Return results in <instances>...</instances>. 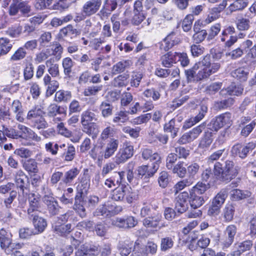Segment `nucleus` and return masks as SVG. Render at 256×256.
<instances>
[{
	"mask_svg": "<svg viewBox=\"0 0 256 256\" xmlns=\"http://www.w3.org/2000/svg\"><path fill=\"white\" fill-rule=\"evenodd\" d=\"M174 242L170 237H165L161 239L160 249L165 252L174 246Z\"/></svg>",
	"mask_w": 256,
	"mask_h": 256,
	"instance_id": "nucleus-56",
	"label": "nucleus"
},
{
	"mask_svg": "<svg viewBox=\"0 0 256 256\" xmlns=\"http://www.w3.org/2000/svg\"><path fill=\"white\" fill-rule=\"evenodd\" d=\"M22 166L28 172L37 173L38 171V163L34 159L29 158L22 162Z\"/></svg>",
	"mask_w": 256,
	"mask_h": 256,
	"instance_id": "nucleus-31",
	"label": "nucleus"
},
{
	"mask_svg": "<svg viewBox=\"0 0 256 256\" xmlns=\"http://www.w3.org/2000/svg\"><path fill=\"white\" fill-rule=\"evenodd\" d=\"M80 34V32L72 24H68L67 26L61 28L58 35L60 37L70 36L74 37Z\"/></svg>",
	"mask_w": 256,
	"mask_h": 256,
	"instance_id": "nucleus-28",
	"label": "nucleus"
},
{
	"mask_svg": "<svg viewBox=\"0 0 256 256\" xmlns=\"http://www.w3.org/2000/svg\"><path fill=\"white\" fill-rule=\"evenodd\" d=\"M236 27L239 30H247L250 27V21L246 18L238 19L236 21Z\"/></svg>",
	"mask_w": 256,
	"mask_h": 256,
	"instance_id": "nucleus-61",
	"label": "nucleus"
},
{
	"mask_svg": "<svg viewBox=\"0 0 256 256\" xmlns=\"http://www.w3.org/2000/svg\"><path fill=\"white\" fill-rule=\"evenodd\" d=\"M102 4V0H90L83 6L82 12L86 16H90L96 14Z\"/></svg>",
	"mask_w": 256,
	"mask_h": 256,
	"instance_id": "nucleus-16",
	"label": "nucleus"
},
{
	"mask_svg": "<svg viewBox=\"0 0 256 256\" xmlns=\"http://www.w3.org/2000/svg\"><path fill=\"white\" fill-rule=\"evenodd\" d=\"M54 230L57 234L61 236L64 235L71 232L72 224H66L56 225L54 227Z\"/></svg>",
	"mask_w": 256,
	"mask_h": 256,
	"instance_id": "nucleus-60",
	"label": "nucleus"
},
{
	"mask_svg": "<svg viewBox=\"0 0 256 256\" xmlns=\"http://www.w3.org/2000/svg\"><path fill=\"white\" fill-rule=\"evenodd\" d=\"M14 180L17 187L22 193L28 188L30 186L28 178L22 170H19L16 172Z\"/></svg>",
	"mask_w": 256,
	"mask_h": 256,
	"instance_id": "nucleus-17",
	"label": "nucleus"
},
{
	"mask_svg": "<svg viewBox=\"0 0 256 256\" xmlns=\"http://www.w3.org/2000/svg\"><path fill=\"white\" fill-rule=\"evenodd\" d=\"M213 132L212 130L205 132L198 146L202 148H208L213 142Z\"/></svg>",
	"mask_w": 256,
	"mask_h": 256,
	"instance_id": "nucleus-29",
	"label": "nucleus"
},
{
	"mask_svg": "<svg viewBox=\"0 0 256 256\" xmlns=\"http://www.w3.org/2000/svg\"><path fill=\"white\" fill-rule=\"evenodd\" d=\"M12 44L6 38H0V56L7 54L12 49Z\"/></svg>",
	"mask_w": 256,
	"mask_h": 256,
	"instance_id": "nucleus-34",
	"label": "nucleus"
},
{
	"mask_svg": "<svg viewBox=\"0 0 256 256\" xmlns=\"http://www.w3.org/2000/svg\"><path fill=\"white\" fill-rule=\"evenodd\" d=\"M30 124L32 128L38 130L45 128L48 125L43 116L32 121Z\"/></svg>",
	"mask_w": 256,
	"mask_h": 256,
	"instance_id": "nucleus-55",
	"label": "nucleus"
},
{
	"mask_svg": "<svg viewBox=\"0 0 256 256\" xmlns=\"http://www.w3.org/2000/svg\"><path fill=\"white\" fill-rule=\"evenodd\" d=\"M103 86L102 84L98 86H91L87 87L84 90L83 94L85 96H95L102 90Z\"/></svg>",
	"mask_w": 256,
	"mask_h": 256,
	"instance_id": "nucleus-53",
	"label": "nucleus"
},
{
	"mask_svg": "<svg viewBox=\"0 0 256 256\" xmlns=\"http://www.w3.org/2000/svg\"><path fill=\"white\" fill-rule=\"evenodd\" d=\"M198 69H199L198 64H196L192 68L185 70L184 73L186 78V80L188 82L196 80V70H197Z\"/></svg>",
	"mask_w": 256,
	"mask_h": 256,
	"instance_id": "nucleus-52",
	"label": "nucleus"
},
{
	"mask_svg": "<svg viewBox=\"0 0 256 256\" xmlns=\"http://www.w3.org/2000/svg\"><path fill=\"white\" fill-rule=\"evenodd\" d=\"M248 4V0H236L230 5L228 9L231 12L241 10L246 7Z\"/></svg>",
	"mask_w": 256,
	"mask_h": 256,
	"instance_id": "nucleus-45",
	"label": "nucleus"
},
{
	"mask_svg": "<svg viewBox=\"0 0 256 256\" xmlns=\"http://www.w3.org/2000/svg\"><path fill=\"white\" fill-rule=\"evenodd\" d=\"M130 66L129 60H122L118 62L112 67V73L114 75L121 74Z\"/></svg>",
	"mask_w": 256,
	"mask_h": 256,
	"instance_id": "nucleus-39",
	"label": "nucleus"
},
{
	"mask_svg": "<svg viewBox=\"0 0 256 256\" xmlns=\"http://www.w3.org/2000/svg\"><path fill=\"white\" fill-rule=\"evenodd\" d=\"M208 182H198L197 184L192 187L190 191L200 195H206L205 192L210 188Z\"/></svg>",
	"mask_w": 256,
	"mask_h": 256,
	"instance_id": "nucleus-42",
	"label": "nucleus"
},
{
	"mask_svg": "<svg viewBox=\"0 0 256 256\" xmlns=\"http://www.w3.org/2000/svg\"><path fill=\"white\" fill-rule=\"evenodd\" d=\"M44 114V112L40 106H34L28 112L26 118L30 122L39 117L42 116Z\"/></svg>",
	"mask_w": 256,
	"mask_h": 256,
	"instance_id": "nucleus-41",
	"label": "nucleus"
},
{
	"mask_svg": "<svg viewBox=\"0 0 256 256\" xmlns=\"http://www.w3.org/2000/svg\"><path fill=\"white\" fill-rule=\"evenodd\" d=\"M231 74L234 78L243 82L247 80L249 74V70L244 68H240L232 71Z\"/></svg>",
	"mask_w": 256,
	"mask_h": 256,
	"instance_id": "nucleus-30",
	"label": "nucleus"
},
{
	"mask_svg": "<svg viewBox=\"0 0 256 256\" xmlns=\"http://www.w3.org/2000/svg\"><path fill=\"white\" fill-rule=\"evenodd\" d=\"M26 52L23 47L19 48L10 58V61H18L24 58Z\"/></svg>",
	"mask_w": 256,
	"mask_h": 256,
	"instance_id": "nucleus-63",
	"label": "nucleus"
},
{
	"mask_svg": "<svg viewBox=\"0 0 256 256\" xmlns=\"http://www.w3.org/2000/svg\"><path fill=\"white\" fill-rule=\"evenodd\" d=\"M134 152L133 146L130 142H126L119 149L115 156L114 161L117 164L124 163L133 156Z\"/></svg>",
	"mask_w": 256,
	"mask_h": 256,
	"instance_id": "nucleus-6",
	"label": "nucleus"
},
{
	"mask_svg": "<svg viewBox=\"0 0 256 256\" xmlns=\"http://www.w3.org/2000/svg\"><path fill=\"white\" fill-rule=\"evenodd\" d=\"M133 14L134 16L131 20V22L134 26L140 25L146 16L145 12H133Z\"/></svg>",
	"mask_w": 256,
	"mask_h": 256,
	"instance_id": "nucleus-51",
	"label": "nucleus"
},
{
	"mask_svg": "<svg viewBox=\"0 0 256 256\" xmlns=\"http://www.w3.org/2000/svg\"><path fill=\"white\" fill-rule=\"evenodd\" d=\"M164 130L166 132L171 133L172 137L174 138L177 136L179 128L175 127V120L172 118L164 125Z\"/></svg>",
	"mask_w": 256,
	"mask_h": 256,
	"instance_id": "nucleus-48",
	"label": "nucleus"
},
{
	"mask_svg": "<svg viewBox=\"0 0 256 256\" xmlns=\"http://www.w3.org/2000/svg\"><path fill=\"white\" fill-rule=\"evenodd\" d=\"M62 66L64 68V75L70 78L72 71V68L74 66V62L72 58L69 57L64 58L62 62Z\"/></svg>",
	"mask_w": 256,
	"mask_h": 256,
	"instance_id": "nucleus-50",
	"label": "nucleus"
},
{
	"mask_svg": "<svg viewBox=\"0 0 256 256\" xmlns=\"http://www.w3.org/2000/svg\"><path fill=\"white\" fill-rule=\"evenodd\" d=\"M80 171V169L78 168H72L70 169L64 174L62 182L66 185H70L79 174Z\"/></svg>",
	"mask_w": 256,
	"mask_h": 256,
	"instance_id": "nucleus-23",
	"label": "nucleus"
},
{
	"mask_svg": "<svg viewBox=\"0 0 256 256\" xmlns=\"http://www.w3.org/2000/svg\"><path fill=\"white\" fill-rule=\"evenodd\" d=\"M28 218L32 222L34 227V230L36 234L43 232L48 226L46 220L39 214Z\"/></svg>",
	"mask_w": 256,
	"mask_h": 256,
	"instance_id": "nucleus-15",
	"label": "nucleus"
},
{
	"mask_svg": "<svg viewBox=\"0 0 256 256\" xmlns=\"http://www.w3.org/2000/svg\"><path fill=\"white\" fill-rule=\"evenodd\" d=\"M28 206L27 208L28 218L38 215L41 212L40 198L34 194H30L28 198Z\"/></svg>",
	"mask_w": 256,
	"mask_h": 256,
	"instance_id": "nucleus-10",
	"label": "nucleus"
},
{
	"mask_svg": "<svg viewBox=\"0 0 256 256\" xmlns=\"http://www.w3.org/2000/svg\"><path fill=\"white\" fill-rule=\"evenodd\" d=\"M163 220L162 216L161 213L156 212H153L150 216L146 217L142 220L143 225L148 228H157L161 229L166 227V224L164 222L162 223Z\"/></svg>",
	"mask_w": 256,
	"mask_h": 256,
	"instance_id": "nucleus-9",
	"label": "nucleus"
},
{
	"mask_svg": "<svg viewBox=\"0 0 256 256\" xmlns=\"http://www.w3.org/2000/svg\"><path fill=\"white\" fill-rule=\"evenodd\" d=\"M89 154L94 160H100L103 157L104 158V146L102 144L94 145L90 152Z\"/></svg>",
	"mask_w": 256,
	"mask_h": 256,
	"instance_id": "nucleus-35",
	"label": "nucleus"
},
{
	"mask_svg": "<svg viewBox=\"0 0 256 256\" xmlns=\"http://www.w3.org/2000/svg\"><path fill=\"white\" fill-rule=\"evenodd\" d=\"M30 6L26 1L22 0H12L8 8V14L10 16H16L19 11L23 15L28 14L30 12Z\"/></svg>",
	"mask_w": 256,
	"mask_h": 256,
	"instance_id": "nucleus-8",
	"label": "nucleus"
},
{
	"mask_svg": "<svg viewBox=\"0 0 256 256\" xmlns=\"http://www.w3.org/2000/svg\"><path fill=\"white\" fill-rule=\"evenodd\" d=\"M137 242L134 243L130 240H120L118 242V249L122 256H128L133 250L134 253L138 251L136 245L137 244Z\"/></svg>",
	"mask_w": 256,
	"mask_h": 256,
	"instance_id": "nucleus-13",
	"label": "nucleus"
},
{
	"mask_svg": "<svg viewBox=\"0 0 256 256\" xmlns=\"http://www.w3.org/2000/svg\"><path fill=\"white\" fill-rule=\"evenodd\" d=\"M229 114H223L211 120L208 128L212 131H218L226 125L230 120Z\"/></svg>",
	"mask_w": 256,
	"mask_h": 256,
	"instance_id": "nucleus-14",
	"label": "nucleus"
},
{
	"mask_svg": "<svg viewBox=\"0 0 256 256\" xmlns=\"http://www.w3.org/2000/svg\"><path fill=\"white\" fill-rule=\"evenodd\" d=\"M0 246L8 255L24 256L18 250L21 248V244L19 243L12 242L10 234L4 229L0 231Z\"/></svg>",
	"mask_w": 256,
	"mask_h": 256,
	"instance_id": "nucleus-3",
	"label": "nucleus"
},
{
	"mask_svg": "<svg viewBox=\"0 0 256 256\" xmlns=\"http://www.w3.org/2000/svg\"><path fill=\"white\" fill-rule=\"evenodd\" d=\"M183 162H178L171 170L180 178H184L186 173V168L184 166Z\"/></svg>",
	"mask_w": 256,
	"mask_h": 256,
	"instance_id": "nucleus-54",
	"label": "nucleus"
},
{
	"mask_svg": "<svg viewBox=\"0 0 256 256\" xmlns=\"http://www.w3.org/2000/svg\"><path fill=\"white\" fill-rule=\"evenodd\" d=\"M189 194L186 192H183L178 194L174 200V209L178 215L186 212L188 208V199Z\"/></svg>",
	"mask_w": 256,
	"mask_h": 256,
	"instance_id": "nucleus-11",
	"label": "nucleus"
},
{
	"mask_svg": "<svg viewBox=\"0 0 256 256\" xmlns=\"http://www.w3.org/2000/svg\"><path fill=\"white\" fill-rule=\"evenodd\" d=\"M159 166L156 163L143 165L136 168V176L138 179L143 178L146 182H147L150 177L154 176Z\"/></svg>",
	"mask_w": 256,
	"mask_h": 256,
	"instance_id": "nucleus-7",
	"label": "nucleus"
},
{
	"mask_svg": "<svg viewBox=\"0 0 256 256\" xmlns=\"http://www.w3.org/2000/svg\"><path fill=\"white\" fill-rule=\"evenodd\" d=\"M226 196L227 195L226 192L220 191L213 198L212 204L220 208L222 204L224 203Z\"/></svg>",
	"mask_w": 256,
	"mask_h": 256,
	"instance_id": "nucleus-57",
	"label": "nucleus"
},
{
	"mask_svg": "<svg viewBox=\"0 0 256 256\" xmlns=\"http://www.w3.org/2000/svg\"><path fill=\"white\" fill-rule=\"evenodd\" d=\"M72 98V93L70 91L60 90L56 92L55 100L57 102H66Z\"/></svg>",
	"mask_w": 256,
	"mask_h": 256,
	"instance_id": "nucleus-47",
	"label": "nucleus"
},
{
	"mask_svg": "<svg viewBox=\"0 0 256 256\" xmlns=\"http://www.w3.org/2000/svg\"><path fill=\"white\" fill-rule=\"evenodd\" d=\"M34 66L32 63L30 62L26 64L24 70V79L26 80H30L34 76Z\"/></svg>",
	"mask_w": 256,
	"mask_h": 256,
	"instance_id": "nucleus-64",
	"label": "nucleus"
},
{
	"mask_svg": "<svg viewBox=\"0 0 256 256\" xmlns=\"http://www.w3.org/2000/svg\"><path fill=\"white\" fill-rule=\"evenodd\" d=\"M220 166H221V162H217L215 163L214 172L216 179L221 182L228 183L234 178L238 174L236 168L238 166H234L232 160H227L225 161V170L224 172L222 173V174L220 172V170H222Z\"/></svg>",
	"mask_w": 256,
	"mask_h": 256,
	"instance_id": "nucleus-2",
	"label": "nucleus"
},
{
	"mask_svg": "<svg viewBox=\"0 0 256 256\" xmlns=\"http://www.w3.org/2000/svg\"><path fill=\"white\" fill-rule=\"evenodd\" d=\"M235 214V207L232 204H226L222 210V216L225 222H232Z\"/></svg>",
	"mask_w": 256,
	"mask_h": 256,
	"instance_id": "nucleus-26",
	"label": "nucleus"
},
{
	"mask_svg": "<svg viewBox=\"0 0 256 256\" xmlns=\"http://www.w3.org/2000/svg\"><path fill=\"white\" fill-rule=\"evenodd\" d=\"M232 197L233 200H240L250 197L252 192L249 190H242L235 189L232 191Z\"/></svg>",
	"mask_w": 256,
	"mask_h": 256,
	"instance_id": "nucleus-33",
	"label": "nucleus"
},
{
	"mask_svg": "<svg viewBox=\"0 0 256 256\" xmlns=\"http://www.w3.org/2000/svg\"><path fill=\"white\" fill-rule=\"evenodd\" d=\"M130 75L127 72L118 75L117 77L114 78L112 82V85L116 88H122L126 86L128 84V79Z\"/></svg>",
	"mask_w": 256,
	"mask_h": 256,
	"instance_id": "nucleus-27",
	"label": "nucleus"
},
{
	"mask_svg": "<svg viewBox=\"0 0 256 256\" xmlns=\"http://www.w3.org/2000/svg\"><path fill=\"white\" fill-rule=\"evenodd\" d=\"M236 232L237 228L234 224H230L226 228L224 232V238L222 242L224 248H228L233 243Z\"/></svg>",
	"mask_w": 256,
	"mask_h": 256,
	"instance_id": "nucleus-19",
	"label": "nucleus"
},
{
	"mask_svg": "<svg viewBox=\"0 0 256 256\" xmlns=\"http://www.w3.org/2000/svg\"><path fill=\"white\" fill-rule=\"evenodd\" d=\"M64 150V152L62 154L61 157L65 161H72L76 156L75 148L72 144H68Z\"/></svg>",
	"mask_w": 256,
	"mask_h": 256,
	"instance_id": "nucleus-32",
	"label": "nucleus"
},
{
	"mask_svg": "<svg viewBox=\"0 0 256 256\" xmlns=\"http://www.w3.org/2000/svg\"><path fill=\"white\" fill-rule=\"evenodd\" d=\"M90 186V180L88 177L84 176L82 178L80 184L77 187V192L74 197V210L82 218L86 216V210L84 206V195L86 193Z\"/></svg>",
	"mask_w": 256,
	"mask_h": 256,
	"instance_id": "nucleus-1",
	"label": "nucleus"
},
{
	"mask_svg": "<svg viewBox=\"0 0 256 256\" xmlns=\"http://www.w3.org/2000/svg\"><path fill=\"white\" fill-rule=\"evenodd\" d=\"M44 202L50 216L58 215L61 209L58 202L52 195H45L43 198Z\"/></svg>",
	"mask_w": 256,
	"mask_h": 256,
	"instance_id": "nucleus-12",
	"label": "nucleus"
},
{
	"mask_svg": "<svg viewBox=\"0 0 256 256\" xmlns=\"http://www.w3.org/2000/svg\"><path fill=\"white\" fill-rule=\"evenodd\" d=\"M256 148V140L248 142L245 144L237 143L232 146L231 153L234 156H238L241 159H244Z\"/></svg>",
	"mask_w": 256,
	"mask_h": 256,
	"instance_id": "nucleus-5",
	"label": "nucleus"
},
{
	"mask_svg": "<svg viewBox=\"0 0 256 256\" xmlns=\"http://www.w3.org/2000/svg\"><path fill=\"white\" fill-rule=\"evenodd\" d=\"M99 108L102 112V116L104 118H107L112 114L114 106L108 101L102 102Z\"/></svg>",
	"mask_w": 256,
	"mask_h": 256,
	"instance_id": "nucleus-37",
	"label": "nucleus"
},
{
	"mask_svg": "<svg viewBox=\"0 0 256 256\" xmlns=\"http://www.w3.org/2000/svg\"><path fill=\"white\" fill-rule=\"evenodd\" d=\"M143 74L140 72H134L132 73L130 79V85L132 86L137 88L139 86Z\"/></svg>",
	"mask_w": 256,
	"mask_h": 256,
	"instance_id": "nucleus-62",
	"label": "nucleus"
},
{
	"mask_svg": "<svg viewBox=\"0 0 256 256\" xmlns=\"http://www.w3.org/2000/svg\"><path fill=\"white\" fill-rule=\"evenodd\" d=\"M82 124L83 132L90 136H92L93 139L95 138L98 132L96 124L92 123L83 124Z\"/></svg>",
	"mask_w": 256,
	"mask_h": 256,
	"instance_id": "nucleus-43",
	"label": "nucleus"
},
{
	"mask_svg": "<svg viewBox=\"0 0 256 256\" xmlns=\"http://www.w3.org/2000/svg\"><path fill=\"white\" fill-rule=\"evenodd\" d=\"M158 207L156 206H153L152 204H144L140 210V216L142 218L150 216L153 212H157Z\"/></svg>",
	"mask_w": 256,
	"mask_h": 256,
	"instance_id": "nucleus-44",
	"label": "nucleus"
},
{
	"mask_svg": "<svg viewBox=\"0 0 256 256\" xmlns=\"http://www.w3.org/2000/svg\"><path fill=\"white\" fill-rule=\"evenodd\" d=\"M196 110L198 112V114L194 117L196 121L200 122L206 116L208 111V106L206 104L201 102L196 108Z\"/></svg>",
	"mask_w": 256,
	"mask_h": 256,
	"instance_id": "nucleus-49",
	"label": "nucleus"
},
{
	"mask_svg": "<svg viewBox=\"0 0 256 256\" xmlns=\"http://www.w3.org/2000/svg\"><path fill=\"white\" fill-rule=\"evenodd\" d=\"M160 60L163 66L171 68L173 64H176L177 62L176 52H168L161 56Z\"/></svg>",
	"mask_w": 256,
	"mask_h": 256,
	"instance_id": "nucleus-24",
	"label": "nucleus"
},
{
	"mask_svg": "<svg viewBox=\"0 0 256 256\" xmlns=\"http://www.w3.org/2000/svg\"><path fill=\"white\" fill-rule=\"evenodd\" d=\"M142 157L145 160H149L152 163H156L160 166L161 158L157 152H153L152 150L149 148H145L142 152Z\"/></svg>",
	"mask_w": 256,
	"mask_h": 256,
	"instance_id": "nucleus-25",
	"label": "nucleus"
},
{
	"mask_svg": "<svg viewBox=\"0 0 256 256\" xmlns=\"http://www.w3.org/2000/svg\"><path fill=\"white\" fill-rule=\"evenodd\" d=\"M66 112L64 107L58 106L56 104H50L48 108V115L50 117H54L58 114H63Z\"/></svg>",
	"mask_w": 256,
	"mask_h": 256,
	"instance_id": "nucleus-36",
	"label": "nucleus"
},
{
	"mask_svg": "<svg viewBox=\"0 0 256 256\" xmlns=\"http://www.w3.org/2000/svg\"><path fill=\"white\" fill-rule=\"evenodd\" d=\"M222 82H212L208 86L206 89L207 94L212 95L217 92L222 87Z\"/></svg>",
	"mask_w": 256,
	"mask_h": 256,
	"instance_id": "nucleus-58",
	"label": "nucleus"
},
{
	"mask_svg": "<svg viewBox=\"0 0 256 256\" xmlns=\"http://www.w3.org/2000/svg\"><path fill=\"white\" fill-rule=\"evenodd\" d=\"M118 4L120 5V0H106L101 12L104 14H110L116 9Z\"/></svg>",
	"mask_w": 256,
	"mask_h": 256,
	"instance_id": "nucleus-38",
	"label": "nucleus"
},
{
	"mask_svg": "<svg viewBox=\"0 0 256 256\" xmlns=\"http://www.w3.org/2000/svg\"><path fill=\"white\" fill-rule=\"evenodd\" d=\"M157 245L152 242H148L146 246L140 247L132 254V256H148V252L154 254L156 252Z\"/></svg>",
	"mask_w": 256,
	"mask_h": 256,
	"instance_id": "nucleus-21",
	"label": "nucleus"
},
{
	"mask_svg": "<svg viewBox=\"0 0 256 256\" xmlns=\"http://www.w3.org/2000/svg\"><path fill=\"white\" fill-rule=\"evenodd\" d=\"M97 118L96 114L91 112L90 110H86L83 112L81 114V123L83 124H92L94 123L93 121H96Z\"/></svg>",
	"mask_w": 256,
	"mask_h": 256,
	"instance_id": "nucleus-40",
	"label": "nucleus"
},
{
	"mask_svg": "<svg viewBox=\"0 0 256 256\" xmlns=\"http://www.w3.org/2000/svg\"><path fill=\"white\" fill-rule=\"evenodd\" d=\"M224 91H226L227 93L230 96H238L242 94L243 88L235 83H232L225 90H222L220 91L222 94Z\"/></svg>",
	"mask_w": 256,
	"mask_h": 256,
	"instance_id": "nucleus-46",
	"label": "nucleus"
},
{
	"mask_svg": "<svg viewBox=\"0 0 256 256\" xmlns=\"http://www.w3.org/2000/svg\"><path fill=\"white\" fill-rule=\"evenodd\" d=\"M118 140L110 138L106 145H103L104 158H108L114 154L118 149Z\"/></svg>",
	"mask_w": 256,
	"mask_h": 256,
	"instance_id": "nucleus-22",
	"label": "nucleus"
},
{
	"mask_svg": "<svg viewBox=\"0 0 256 256\" xmlns=\"http://www.w3.org/2000/svg\"><path fill=\"white\" fill-rule=\"evenodd\" d=\"M112 198L115 201L126 200L128 203L131 204L137 199L138 194L128 184H126L122 182L112 190Z\"/></svg>",
	"mask_w": 256,
	"mask_h": 256,
	"instance_id": "nucleus-4",
	"label": "nucleus"
},
{
	"mask_svg": "<svg viewBox=\"0 0 256 256\" xmlns=\"http://www.w3.org/2000/svg\"><path fill=\"white\" fill-rule=\"evenodd\" d=\"M124 176L125 172H115L109 178L106 180L104 184L109 188L120 186L122 182V180Z\"/></svg>",
	"mask_w": 256,
	"mask_h": 256,
	"instance_id": "nucleus-18",
	"label": "nucleus"
},
{
	"mask_svg": "<svg viewBox=\"0 0 256 256\" xmlns=\"http://www.w3.org/2000/svg\"><path fill=\"white\" fill-rule=\"evenodd\" d=\"M189 202L192 208L196 209L201 206L207 200L206 195H200L190 191L189 194Z\"/></svg>",
	"mask_w": 256,
	"mask_h": 256,
	"instance_id": "nucleus-20",
	"label": "nucleus"
},
{
	"mask_svg": "<svg viewBox=\"0 0 256 256\" xmlns=\"http://www.w3.org/2000/svg\"><path fill=\"white\" fill-rule=\"evenodd\" d=\"M256 126V122L255 120H252L248 124L243 126L241 132L240 134L242 136L246 138L252 132Z\"/></svg>",
	"mask_w": 256,
	"mask_h": 256,
	"instance_id": "nucleus-59",
	"label": "nucleus"
}]
</instances>
